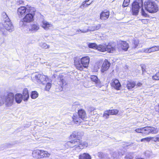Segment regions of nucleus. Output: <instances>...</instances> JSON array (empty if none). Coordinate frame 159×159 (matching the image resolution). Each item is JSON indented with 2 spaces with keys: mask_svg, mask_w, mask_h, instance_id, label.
<instances>
[{
  "mask_svg": "<svg viewBox=\"0 0 159 159\" xmlns=\"http://www.w3.org/2000/svg\"><path fill=\"white\" fill-rule=\"evenodd\" d=\"M63 77L62 75H59L58 77V80L59 81L58 82V84L61 87L65 85L66 84V83L63 79Z\"/></svg>",
  "mask_w": 159,
  "mask_h": 159,
  "instance_id": "obj_19",
  "label": "nucleus"
},
{
  "mask_svg": "<svg viewBox=\"0 0 159 159\" xmlns=\"http://www.w3.org/2000/svg\"><path fill=\"white\" fill-rule=\"evenodd\" d=\"M122 49L125 51H127L129 47V44L125 41H121L120 44Z\"/></svg>",
  "mask_w": 159,
  "mask_h": 159,
  "instance_id": "obj_20",
  "label": "nucleus"
},
{
  "mask_svg": "<svg viewBox=\"0 0 159 159\" xmlns=\"http://www.w3.org/2000/svg\"><path fill=\"white\" fill-rule=\"evenodd\" d=\"M136 86L135 82L133 81H128L127 83L126 87L128 89L130 90Z\"/></svg>",
  "mask_w": 159,
  "mask_h": 159,
  "instance_id": "obj_21",
  "label": "nucleus"
},
{
  "mask_svg": "<svg viewBox=\"0 0 159 159\" xmlns=\"http://www.w3.org/2000/svg\"><path fill=\"white\" fill-rule=\"evenodd\" d=\"M107 153H104L102 152H99L97 154L98 156L102 159H104V158L107 157Z\"/></svg>",
  "mask_w": 159,
  "mask_h": 159,
  "instance_id": "obj_32",
  "label": "nucleus"
},
{
  "mask_svg": "<svg viewBox=\"0 0 159 159\" xmlns=\"http://www.w3.org/2000/svg\"><path fill=\"white\" fill-rule=\"evenodd\" d=\"M125 158V159H132L133 158V157L131 153H129L126 155Z\"/></svg>",
  "mask_w": 159,
  "mask_h": 159,
  "instance_id": "obj_44",
  "label": "nucleus"
},
{
  "mask_svg": "<svg viewBox=\"0 0 159 159\" xmlns=\"http://www.w3.org/2000/svg\"><path fill=\"white\" fill-rule=\"evenodd\" d=\"M143 159L142 158H137V159Z\"/></svg>",
  "mask_w": 159,
  "mask_h": 159,
  "instance_id": "obj_61",
  "label": "nucleus"
},
{
  "mask_svg": "<svg viewBox=\"0 0 159 159\" xmlns=\"http://www.w3.org/2000/svg\"><path fill=\"white\" fill-rule=\"evenodd\" d=\"M37 81L40 84H45L47 82H51V80L48 76L39 74H36L34 75Z\"/></svg>",
  "mask_w": 159,
  "mask_h": 159,
  "instance_id": "obj_7",
  "label": "nucleus"
},
{
  "mask_svg": "<svg viewBox=\"0 0 159 159\" xmlns=\"http://www.w3.org/2000/svg\"><path fill=\"white\" fill-rule=\"evenodd\" d=\"M130 2V0H124L122 5L124 7H127L128 6Z\"/></svg>",
  "mask_w": 159,
  "mask_h": 159,
  "instance_id": "obj_36",
  "label": "nucleus"
},
{
  "mask_svg": "<svg viewBox=\"0 0 159 159\" xmlns=\"http://www.w3.org/2000/svg\"><path fill=\"white\" fill-rule=\"evenodd\" d=\"M101 27V25L100 24H98L97 25L94 26L91 28L90 30L93 31L95 30H97L99 29Z\"/></svg>",
  "mask_w": 159,
  "mask_h": 159,
  "instance_id": "obj_33",
  "label": "nucleus"
},
{
  "mask_svg": "<svg viewBox=\"0 0 159 159\" xmlns=\"http://www.w3.org/2000/svg\"><path fill=\"white\" fill-rule=\"evenodd\" d=\"M80 159H91V157L90 155L86 153H84L79 156Z\"/></svg>",
  "mask_w": 159,
  "mask_h": 159,
  "instance_id": "obj_29",
  "label": "nucleus"
},
{
  "mask_svg": "<svg viewBox=\"0 0 159 159\" xmlns=\"http://www.w3.org/2000/svg\"><path fill=\"white\" fill-rule=\"evenodd\" d=\"M52 84L49 82H48L46 84L45 90L47 91H48L51 87Z\"/></svg>",
  "mask_w": 159,
  "mask_h": 159,
  "instance_id": "obj_41",
  "label": "nucleus"
},
{
  "mask_svg": "<svg viewBox=\"0 0 159 159\" xmlns=\"http://www.w3.org/2000/svg\"><path fill=\"white\" fill-rule=\"evenodd\" d=\"M88 46L89 48L96 49H97V47L98 46L96 44L93 43H89L88 45Z\"/></svg>",
  "mask_w": 159,
  "mask_h": 159,
  "instance_id": "obj_37",
  "label": "nucleus"
},
{
  "mask_svg": "<svg viewBox=\"0 0 159 159\" xmlns=\"http://www.w3.org/2000/svg\"><path fill=\"white\" fill-rule=\"evenodd\" d=\"M23 99L24 101H27L29 98L28 91L27 88L24 89L23 93Z\"/></svg>",
  "mask_w": 159,
  "mask_h": 159,
  "instance_id": "obj_22",
  "label": "nucleus"
},
{
  "mask_svg": "<svg viewBox=\"0 0 159 159\" xmlns=\"http://www.w3.org/2000/svg\"><path fill=\"white\" fill-rule=\"evenodd\" d=\"M72 119L73 121L76 124H79L81 122V119L77 114L74 115Z\"/></svg>",
  "mask_w": 159,
  "mask_h": 159,
  "instance_id": "obj_25",
  "label": "nucleus"
},
{
  "mask_svg": "<svg viewBox=\"0 0 159 159\" xmlns=\"http://www.w3.org/2000/svg\"><path fill=\"white\" fill-rule=\"evenodd\" d=\"M86 3L84 2H82L81 5L80 7V8H82V7H85Z\"/></svg>",
  "mask_w": 159,
  "mask_h": 159,
  "instance_id": "obj_49",
  "label": "nucleus"
},
{
  "mask_svg": "<svg viewBox=\"0 0 159 159\" xmlns=\"http://www.w3.org/2000/svg\"><path fill=\"white\" fill-rule=\"evenodd\" d=\"M150 138L151 139V140H152V141L156 142L157 141H158V139L157 136H156V137H150Z\"/></svg>",
  "mask_w": 159,
  "mask_h": 159,
  "instance_id": "obj_46",
  "label": "nucleus"
},
{
  "mask_svg": "<svg viewBox=\"0 0 159 159\" xmlns=\"http://www.w3.org/2000/svg\"><path fill=\"white\" fill-rule=\"evenodd\" d=\"M23 1L22 0H20L19 1V3L20 4H22L23 3Z\"/></svg>",
  "mask_w": 159,
  "mask_h": 159,
  "instance_id": "obj_55",
  "label": "nucleus"
},
{
  "mask_svg": "<svg viewBox=\"0 0 159 159\" xmlns=\"http://www.w3.org/2000/svg\"><path fill=\"white\" fill-rule=\"evenodd\" d=\"M142 0L134 2L132 4V11L133 15H137L139 12V8L143 6Z\"/></svg>",
  "mask_w": 159,
  "mask_h": 159,
  "instance_id": "obj_6",
  "label": "nucleus"
},
{
  "mask_svg": "<svg viewBox=\"0 0 159 159\" xmlns=\"http://www.w3.org/2000/svg\"><path fill=\"white\" fill-rule=\"evenodd\" d=\"M89 30V29H85V30H76V34H78L80 32L83 33H85L88 32Z\"/></svg>",
  "mask_w": 159,
  "mask_h": 159,
  "instance_id": "obj_38",
  "label": "nucleus"
},
{
  "mask_svg": "<svg viewBox=\"0 0 159 159\" xmlns=\"http://www.w3.org/2000/svg\"><path fill=\"white\" fill-rule=\"evenodd\" d=\"M104 159H110V158L108 157V155H107V157H105Z\"/></svg>",
  "mask_w": 159,
  "mask_h": 159,
  "instance_id": "obj_58",
  "label": "nucleus"
},
{
  "mask_svg": "<svg viewBox=\"0 0 159 159\" xmlns=\"http://www.w3.org/2000/svg\"><path fill=\"white\" fill-rule=\"evenodd\" d=\"M142 85V84L140 82L136 84V86L137 87H140Z\"/></svg>",
  "mask_w": 159,
  "mask_h": 159,
  "instance_id": "obj_51",
  "label": "nucleus"
},
{
  "mask_svg": "<svg viewBox=\"0 0 159 159\" xmlns=\"http://www.w3.org/2000/svg\"><path fill=\"white\" fill-rule=\"evenodd\" d=\"M39 46L42 48L45 49L48 48H49V46L47 45V44L45 43H40Z\"/></svg>",
  "mask_w": 159,
  "mask_h": 159,
  "instance_id": "obj_35",
  "label": "nucleus"
},
{
  "mask_svg": "<svg viewBox=\"0 0 159 159\" xmlns=\"http://www.w3.org/2000/svg\"><path fill=\"white\" fill-rule=\"evenodd\" d=\"M78 115L80 118L84 120H86V116L85 111L83 109L80 110L78 112Z\"/></svg>",
  "mask_w": 159,
  "mask_h": 159,
  "instance_id": "obj_16",
  "label": "nucleus"
},
{
  "mask_svg": "<svg viewBox=\"0 0 159 159\" xmlns=\"http://www.w3.org/2000/svg\"><path fill=\"white\" fill-rule=\"evenodd\" d=\"M41 158L44 157H49L50 155V154L47 151L41 150Z\"/></svg>",
  "mask_w": 159,
  "mask_h": 159,
  "instance_id": "obj_28",
  "label": "nucleus"
},
{
  "mask_svg": "<svg viewBox=\"0 0 159 159\" xmlns=\"http://www.w3.org/2000/svg\"><path fill=\"white\" fill-rule=\"evenodd\" d=\"M39 29V25L38 24H34L31 25L29 29V31H36Z\"/></svg>",
  "mask_w": 159,
  "mask_h": 159,
  "instance_id": "obj_23",
  "label": "nucleus"
},
{
  "mask_svg": "<svg viewBox=\"0 0 159 159\" xmlns=\"http://www.w3.org/2000/svg\"><path fill=\"white\" fill-rule=\"evenodd\" d=\"M152 49L151 47L148 48V51L149 53L151 52H152Z\"/></svg>",
  "mask_w": 159,
  "mask_h": 159,
  "instance_id": "obj_54",
  "label": "nucleus"
},
{
  "mask_svg": "<svg viewBox=\"0 0 159 159\" xmlns=\"http://www.w3.org/2000/svg\"><path fill=\"white\" fill-rule=\"evenodd\" d=\"M142 52H145L146 53H149L148 48H144L142 50Z\"/></svg>",
  "mask_w": 159,
  "mask_h": 159,
  "instance_id": "obj_48",
  "label": "nucleus"
},
{
  "mask_svg": "<svg viewBox=\"0 0 159 159\" xmlns=\"http://www.w3.org/2000/svg\"><path fill=\"white\" fill-rule=\"evenodd\" d=\"M142 134L146 135L149 134L150 133L157 134L158 132L157 128L154 127L148 126L142 128Z\"/></svg>",
  "mask_w": 159,
  "mask_h": 159,
  "instance_id": "obj_8",
  "label": "nucleus"
},
{
  "mask_svg": "<svg viewBox=\"0 0 159 159\" xmlns=\"http://www.w3.org/2000/svg\"><path fill=\"white\" fill-rule=\"evenodd\" d=\"M90 0H86L85 1H84V2H86V3H87V2H89V1Z\"/></svg>",
  "mask_w": 159,
  "mask_h": 159,
  "instance_id": "obj_60",
  "label": "nucleus"
},
{
  "mask_svg": "<svg viewBox=\"0 0 159 159\" xmlns=\"http://www.w3.org/2000/svg\"><path fill=\"white\" fill-rule=\"evenodd\" d=\"M118 111L116 109L109 110L105 111L103 116L106 118H108L110 115H116L118 113Z\"/></svg>",
  "mask_w": 159,
  "mask_h": 159,
  "instance_id": "obj_10",
  "label": "nucleus"
},
{
  "mask_svg": "<svg viewBox=\"0 0 159 159\" xmlns=\"http://www.w3.org/2000/svg\"><path fill=\"white\" fill-rule=\"evenodd\" d=\"M89 62V57L88 56H86L80 59L76 58L74 63L77 69L80 70H82L84 68H87L88 67Z\"/></svg>",
  "mask_w": 159,
  "mask_h": 159,
  "instance_id": "obj_2",
  "label": "nucleus"
},
{
  "mask_svg": "<svg viewBox=\"0 0 159 159\" xmlns=\"http://www.w3.org/2000/svg\"><path fill=\"white\" fill-rule=\"evenodd\" d=\"M38 96V94L36 91H33L32 92L31 97L33 99H35Z\"/></svg>",
  "mask_w": 159,
  "mask_h": 159,
  "instance_id": "obj_34",
  "label": "nucleus"
},
{
  "mask_svg": "<svg viewBox=\"0 0 159 159\" xmlns=\"http://www.w3.org/2000/svg\"><path fill=\"white\" fill-rule=\"evenodd\" d=\"M112 87L118 90L120 89L121 85L119 80L117 79H113L111 83Z\"/></svg>",
  "mask_w": 159,
  "mask_h": 159,
  "instance_id": "obj_11",
  "label": "nucleus"
},
{
  "mask_svg": "<svg viewBox=\"0 0 159 159\" xmlns=\"http://www.w3.org/2000/svg\"><path fill=\"white\" fill-rule=\"evenodd\" d=\"M2 34L5 35H6V34L4 33V32L2 30Z\"/></svg>",
  "mask_w": 159,
  "mask_h": 159,
  "instance_id": "obj_59",
  "label": "nucleus"
},
{
  "mask_svg": "<svg viewBox=\"0 0 159 159\" xmlns=\"http://www.w3.org/2000/svg\"><path fill=\"white\" fill-rule=\"evenodd\" d=\"M2 16L4 18L3 22L2 23L4 28L9 32H12L14 30V26L8 16L5 12H2Z\"/></svg>",
  "mask_w": 159,
  "mask_h": 159,
  "instance_id": "obj_4",
  "label": "nucleus"
},
{
  "mask_svg": "<svg viewBox=\"0 0 159 159\" xmlns=\"http://www.w3.org/2000/svg\"><path fill=\"white\" fill-rule=\"evenodd\" d=\"M141 14L142 16H145V17H147L148 16L147 14L145 12L143 8H142L141 9Z\"/></svg>",
  "mask_w": 159,
  "mask_h": 159,
  "instance_id": "obj_45",
  "label": "nucleus"
},
{
  "mask_svg": "<svg viewBox=\"0 0 159 159\" xmlns=\"http://www.w3.org/2000/svg\"><path fill=\"white\" fill-rule=\"evenodd\" d=\"M42 26L45 30H47L50 28L52 27V25L47 21L43 20L42 22Z\"/></svg>",
  "mask_w": 159,
  "mask_h": 159,
  "instance_id": "obj_17",
  "label": "nucleus"
},
{
  "mask_svg": "<svg viewBox=\"0 0 159 159\" xmlns=\"http://www.w3.org/2000/svg\"><path fill=\"white\" fill-rule=\"evenodd\" d=\"M151 139L150 137H147L145 138L142 139L141 140V141L142 142L147 141L148 142L151 140Z\"/></svg>",
  "mask_w": 159,
  "mask_h": 159,
  "instance_id": "obj_43",
  "label": "nucleus"
},
{
  "mask_svg": "<svg viewBox=\"0 0 159 159\" xmlns=\"http://www.w3.org/2000/svg\"><path fill=\"white\" fill-rule=\"evenodd\" d=\"M142 128H138L136 129L135 130V131L138 133H142Z\"/></svg>",
  "mask_w": 159,
  "mask_h": 159,
  "instance_id": "obj_47",
  "label": "nucleus"
},
{
  "mask_svg": "<svg viewBox=\"0 0 159 159\" xmlns=\"http://www.w3.org/2000/svg\"><path fill=\"white\" fill-rule=\"evenodd\" d=\"M97 49L102 52L106 51V45L104 44L99 45L97 47Z\"/></svg>",
  "mask_w": 159,
  "mask_h": 159,
  "instance_id": "obj_27",
  "label": "nucleus"
},
{
  "mask_svg": "<svg viewBox=\"0 0 159 159\" xmlns=\"http://www.w3.org/2000/svg\"><path fill=\"white\" fill-rule=\"evenodd\" d=\"M41 150L37 149L34 150L32 153L33 157L36 159H41Z\"/></svg>",
  "mask_w": 159,
  "mask_h": 159,
  "instance_id": "obj_15",
  "label": "nucleus"
},
{
  "mask_svg": "<svg viewBox=\"0 0 159 159\" xmlns=\"http://www.w3.org/2000/svg\"><path fill=\"white\" fill-rule=\"evenodd\" d=\"M139 40L138 39H134L132 41V48H137L140 45Z\"/></svg>",
  "mask_w": 159,
  "mask_h": 159,
  "instance_id": "obj_26",
  "label": "nucleus"
},
{
  "mask_svg": "<svg viewBox=\"0 0 159 159\" xmlns=\"http://www.w3.org/2000/svg\"><path fill=\"white\" fill-rule=\"evenodd\" d=\"M152 152L151 151H147L145 152V155L148 157H149L152 155Z\"/></svg>",
  "mask_w": 159,
  "mask_h": 159,
  "instance_id": "obj_42",
  "label": "nucleus"
},
{
  "mask_svg": "<svg viewBox=\"0 0 159 159\" xmlns=\"http://www.w3.org/2000/svg\"><path fill=\"white\" fill-rule=\"evenodd\" d=\"M110 64L108 60H105L102 64V68L101 71L102 72H104L105 71L107 70L110 66Z\"/></svg>",
  "mask_w": 159,
  "mask_h": 159,
  "instance_id": "obj_12",
  "label": "nucleus"
},
{
  "mask_svg": "<svg viewBox=\"0 0 159 159\" xmlns=\"http://www.w3.org/2000/svg\"><path fill=\"white\" fill-rule=\"evenodd\" d=\"M14 102V94L12 93H10L5 96L0 97V106L4 103L6 106H11Z\"/></svg>",
  "mask_w": 159,
  "mask_h": 159,
  "instance_id": "obj_3",
  "label": "nucleus"
},
{
  "mask_svg": "<svg viewBox=\"0 0 159 159\" xmlns=\"http://www.w3.org/2000/svg\"><path fill=\"white\" fill-rule=\"evenodd\" d=\"M95 109V108H94L93 107H90L89 108V111L91 112H92V111H93Z\"/></svg>",
  "mask_w": 159,
  "mask_h": 159,
  "instance_id": "obj_53",
  "label": "nucleus"
},
{
  "mask_svg": "<svg viewBox=\"0 0 159 159\" xmlns=\"http://www.w3.org/2000/svg\"><path fill=\"white\" fill-rule=\"evenodd\" d=\"M91 4V3H89V4H88V3H86V5H85V7H88V6L90 4Z\"/></svg>",
  "mask_w": 159,
  "mask_h": 159,
  "instance_id": "obj_56",
  "label": "nucleus"
},
{
  "mask_svg": "<svg viewBox=\"0 0 159 159\" xmlns=\"http://www.w3.org/2000/svg\"><path fill=\"white\" fill-rule=\"evenodd\" d=\"M144 7L145 9L151 13H155L158 10V7L155 2L151 0L145 2Z\"/></svg>",
  "mask_w": 159,
  "mask_h": 159,
  "instance_id": "obj_5",
  "label": "nucleus"
},
{
  "mask_svg": "<svg viewBox=\"0 0 159 159\" xmlns=\"http://www.w3.org/2000/svg\"><path fill=\"white\" fill-rule=\"evenodd\" d=\"M141 21L144 24H146L148 22L147 19H142Z\"/></svg>",
  "mask_w": 159,
  "mask_h": 159,
  "instance_id": "obj_50",
  "label": "nucleus"
},
{
  "mask_svg": "<svg viewBox=\"0 0 159 159\" xmlns=\"http://www.w3.org/2000/svg\"><path fill=\"white\" fill-rule=\"evenodd\" d=\"M109 16V12L108 11L102 12L100 15V18L102 20L107 19Z\"/></svg>",
  "mask_w": 159,
  "mask_h": 159,
  "instance_id": "obj_18",
  "label": "nucleus"
},
{
  "mask_svg": "<svg viewBox=\"0 0 159 159\" xmlns=\"http://www.w3.org/2000/svg\"><path fill=\"white\" fill-rule=\"evenodd\" d=\"M151 48L152 52L159 50V46H154Z\"/></svg>",
  "mask_w": 159,
  "mask_h": 159,
  "instance_id": "obj_39",
  "label": "nucleus"
},
{
  "mask_svg": "<svg viewBox=\"0 0 159 159\" xmlns=\"http://www.w3.org/2000/svg\"><path fill=\"white\" fill-rule=\"evenodd\" d=\"M28 11V10H26V8L25 7H21L18 8L17 10V13L19 16H21L22 15H25L26 12Z\"/></svg>",
  "mask_w": 159,
  "mask_h": 159,
  "instance_id": "obj_13",
  "label": "nucleus"
},
{
  "mask_svg": "<svg viewBox=\"0 0 159 159\" xmlns=\"http://www.w3.org/2000/svg\"><path fill=\"white\" fill-rule=\"evenodd\" d=\"M115 51L114 47L111 46L110 45H106V51L109 53H113Z\"/></svg>",
  "mask_w": 159,
  "mask_h": 159,
  "instance_id": "obj_30",
  "label": "nucleus"
},
{
  "mask_svg": "<svg viewBox=\"0 0 159 159\" xmlns=\"http://www.w3.org/2000/svg\"><path fill=\"white\" fill-rule=\"evenodd\" d=\"M152 78L154 80H159V72L157 73L155 75L152 77Z\"/></svg>",
  "mask_w": 159,
  "mask_h": 159,
  "instance_id": "obj_40",
  "label": "nucleus"
},
{
  "mask_svg": "<svg viewBox=\"0 0 159 159\" xmlns=\"http://www.w3.org/2000/svg\"><path fill=\"white\" fill-rule=\"evenodd\" d=\"M158 108H159V106H158ZM157 111H159V110H157Z\"/></svg>",
  "mask_w": 159,
  "mask_h": 159,
  "instance_id": "obj_63",
  "label": "nucleus"
},
{
  "mask_svg": "<svg viewBox=\"0 0 159 159\" xmlns=\"http://www.w3.org/2000/svg\"><path fill=\"white\" fill-rule=\"evenodd\" d=\"M34 15L32 14L29 13L26 15L23 19V21L20 22V25H23V22H30L33 20Z\"/></svg>",
  "mask_w": 159,
  "mask_h": 159,
  "instance_id": "obj_9",
  "label": "nucleus"
},
{
  "mask_svg": "<svg viewBox=\"0 0 159 159\" xmlns=\"http://www.w3.org/2000/svg\"><path fill=\"white\" fill-rule=\"evenodd\" d=\"M25 32L26 33H29V31H25Z\"/></svg>",
  "mask_w": 159,
  "mask_h": 159,
  "instance_id": "obj_62",
  "label": "nucleus"
},
{
  "mask_svg": "<svg viewBox=\"0 0 159 159\" xmlns=\"http://www.w3.org/2000/svg\"><path fill=\"white\" fill-rule=\"evenodd\" d=\"M16 102L18 103H20L23 99L22 95L20 93H17L15 96Z\"/></svg>",
  "mask_w": 159,
  "mask_h": 159,
  "instance_id": "obj_24",
  "label": "nucleus"
},
{
  "mask_svg": "<svg viewBox=\"0 0 159 159\" xmlns=\"http://www.w3.org/2000/svg\"><path fill=\"white\" fill-rule=\"evenodd\" d=\"M92 2H93V1H92V2H91L90 3H91H91H92Z\"/></svg>",
  "mask_w": 159,
  "mask_h": 159,
  "instance_id": "obj_64",
  "label": "nucleus"
},
{
  "mask_svg": "<svg viewBox=\"0 0 159 159\" xmlns=\"http://www.w3.org/2000/svg\"><path fill=\"white\" fill-rule=\"evenodd\" d=\"M157 137L158 141H159V135H157Z\"/></svg>",
  "mask_w": 159,
  "mask_h": 159,
  "instance_id": "obj_57",
  "label": "nucleus"
},
{
  "mask_svg": "<svg viewBox=\"0 0 159 159\" xmlns=\"http://www.w3.org/2000/svg\"><path fill=\"white\" fill-rule=\"evenodd\" d=\"M80 133L76 131L73 132L71 136L72 138H75L76 139L70 141H68L64 144L65 147L67 148L75 147V149L77 151L80 149H83L85 147H87L88 143L86 142H82L80 139L79 136Z\"/></svg>",
  "mask_w": 159,
  "mask_h": 159,
  "instance_id": "obj_1",
  "label": "nucleus"
},
{
  "mask_svg": "<svg viewBox=\"0 0 159 159\" xmlns=\"http://www.w3.org/2000/svg\"><path fill=\"white\" fill-rule=\"evenodd\" d=\"M111 154L114 159H117L120 156L122 155V154L120 153L119 152H115L111 153Z\"/></svg>",
  "mask_w": 159,
  "mask_h": 159,
  "instance_id": "obj_31",
  "label": "nucleus"
},
{
  "mask_svg": "<svg viewBox=\"0 0 159 159\" xmlns=\"http://www.w3.org/2000/svg\"><path fill=\"white\" fill-rule=\"evenodd\" d=\"M90 79L91 80L95 82L96 84V86L99 87H101L102 86L100 81L98 79V77L95 75H91L90 77Z\"/></svg>",
  "mask_w": 159,
  "mask_h": 159,
  "instance_id": "obj_14",
  "label": "nucleus"
},
{
  "mask_svg": "<svg viewBox=\"0 0 159 159\" xmlns=\"http://www.w3.org/2000/svg\"><path fill=\"white\" fill-rule=\"evenodd\" d=\"M142 69L143 71L142 74H143L146 72V68L145 67L143 66L142 67Z\"/></svg>",
  "mask_w": 159,
  "mask_h": 159,
  "instance_id": "obj_52",
  "label": "nucleus"
}]
</instances>
